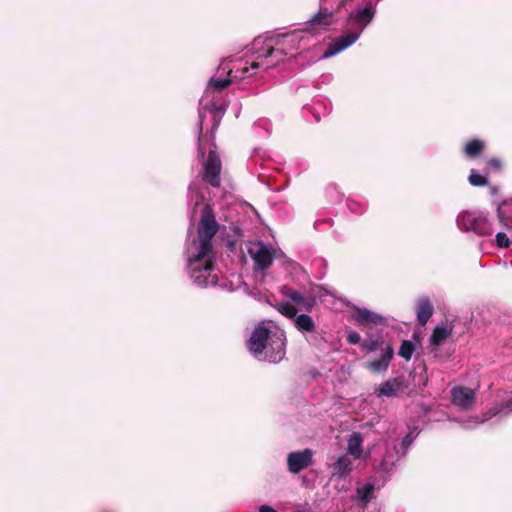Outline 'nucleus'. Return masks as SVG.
Wrapping results in <instances>:
<instances>
[{
  "mask_svg": "<svg viewBox=\"0 0 512 512\" xmlns=\"http://www.w3.org/2000/svg\"><path fill=\"white\" fill-rule=\"evenodd\" d=\"M383 341L377 339H365L361 342V348L367 352H373L381 348Z\"/></svg>",
  "mask_w": 512,
  "mask_h": 512,
  "instance_id": "nucleus-26",
  "label": "nucleus"
},
{
  "mask_svg": "<svg viewBox=\"0 0 512 512\" xmlns=\"http://www.w3.org/2000/svg\"><path fill=\"white\" fill-rule=\"evenodd\" d=\"M374 9L369 4L365 8L358 10L355 14H351L349 17V22H353L358 26V30L360 33L364 30V28L372 21L374 17Z\"/></svg>",
  "mask_w": 512,
  "mask_h": 512,
  "instance_id": "nucleus-12",
  "label": "nucleus"
},
{
  "mask_svg": "<svg viewBox=\"0 0 512 512\" xmlns=\"http://www.w3.org/2000/svg\"><path fill=\"white\" fill-rule=\"evenodd\" d=\"M262 62H263V61H261V62H260V61H254V62H252V63H251V68H252V69H257V68H259V67H260V65L262 64Z\"/></svg>",
  "mask_w": 512,
  "mask_h": 512,
  "instance_id": "nucleus-32",
  "label": "nucleus"
},
{
  "mask_svg": "<svg viewBox=\"0 0 512 512\" xmlns=\"http://www.w3.org/2000/svg\"><path fill=\"white\" fill-rule=\"evenodd\" d=\"M214 253L207 257H198V253L188 261L191 279L199 286L207 287L217 283L216 275H212L214 270Z\"/></svg>",
  "mask_w": 512,
  "mask_h": 512,
  "instance_id": "nucleus-3",
  "label": "nucleus"
},
{
  "mask_svg": "<svg viewBox=\"0 0 512 512\" xmlns=\"http://www.w3.org/2000/svg\"><path fill=\"white\" fill-rule=\"evenodd\" d=\"M402 387L400 378H394L384 382L378 392V396L392 397L395 396Z\"/></svg>",
  "mask_w": 512,
  "mask_h": 512,
  "instance_id": "nucleus-21",
  "label": "nucleus"
},
{
  "mask_svg": "<svg viewBox=\"0 0 512 512\" xmlns=\"http://www.w3.org/2000/svg\"><path fill=\"white\" fill-rule=\"evenodd\" d=\"M414 350V344L410 340H404L401 343L398 355L404 358L406 361H409L413 355Z\"/></svg>",
  "mask_w": 512,
  "mask_h": 512,
  "instance_id": "nucleus-24",
  "label": "nucleus"
},
{
  "mask_svg": "<svg viewBox=\"0 0 512 512\" xmlns=\"http://www.w3.org/2000/svg\"><path fill=\"white\" fill-rule=\"evenodd\" d=\"M457 223L462 230H471L480 236H487L492 233L491 224L482 214L470 211L463 212L458 216Z\"/></svg>",
  "mask_w": 512,
  "mask_h": 512,
  "instance_id": "nucleus-5",
  "label": "nucleus"
},
{
  "mask_svg": "<svg viewBox=\"0 0 512 512\" xmlns=\"http://www.w3.org/2000/svg\"><path fill=\"white\" fill-rule=\"evenodd\" d=\"M505 407L512 408V399L506 402Z\"/></svg>",
  "mask_w": 512,
  "mask_h": 512,
  "instance_id": "nucleus-34",
  "label": "nucleus"
},
{
  "mask_svg": "<svg viewBox=\"0 0 512 512\" xmlns=\"http://www.w3.org/2000/svg\"><path fill=\"white\" fill-rule=\"evenodd\" d=\"M248 350L258 359L271 363L280 362L285 356L284 340L264 325L257 326L247 341Z\"/></svg>",
  "mask_w": 512,
  "mask_h": 512,
  "instance_id": "nucleus-1",
  "label": "nucleus"
},
{
  "mask_svg": "<svg viewBox=\"0 0 512 512\" xmlns=\"http://www.w3.org/2000/svg\"><path fill=\"white\" fill-rule=\"evenodd\" d=\"M354 318L361 325H382L385 323L383 316L367 308H357L354 313Z\"/></svg>",
  "mask_w": 512,
  "mask_h": 512,
  "instance_id": "nucleus-11",
  "label": "nucleus"
},
{
  "mask_svg": "<svg viewBox=\"0 0 512 512\" xmlns=\"http://www.w3.org/2000/svg\"><path fill=\"white\" fill-rule=\"evenodd\" d=\"M347 341L349 344H358L361 341V336L358 332L352 331L347 335Z\"/></svg>",
  "mask_w": 512,
  "mask_h": 512,
  "instance_id": "nucleus-30",
  "label": "nucleus"
},
{
  "mask_svg": "<svg viewBox=\"0 0 512 512\" xmlns=\"http://www.w3.org/2000/svg\"><path fill=\"white\" fill-rule=\"evenodd\" d=\"M484 148L485 144L482 140L472 139L465 144L463 152L467 158L475 159L483 153Z\"/></svg>",
  "mask_w": 512,
  "mask_h": 512,
  "instance_id": "nucleus-20",
  "label": "nucleus"
},
{
  "mask_svg": "<svg viewBox=\"0 0 512 512\" xmlns=\"http://www.w3.org/2000/svg\"><path fill=\"white\" fill-rule=\"evenodd\" d=\"M286 55V52L282 48H275V47H268L266 49H261L258 52V60H267L272 59L271 63L266 67V69H269L270 67H273L280 62L283 61L284 56Z\"/></svg>",
  "mask_w": 512,
  "mask_h": 512,
  "instance_id": "nucleus-13",
  "label": "nucleus"
},
{
  "mask_svg": "<svg viewBox=\"0 0 512 512\" xmlns=\"http://www.w3.org/2000/svg\"><path fill=\"white\" fill-rule=\"evenodd\" d=\"M417 321L421 325H426L434 312V307L429 298L422 297L417 302Z\"/></svg>",
  "mask_w": 512,
  "mask_h": 512,
  "instance_id": "nucleus-14",
  "label": "nucleus"
},
{
  "mask_svg": "<svg viewBox=\"0 0 512 512\" xmlns=\"http://www.w3.org/2000/svg\"><path fill=\"white\" fill-rule=\"evenodd\" d=\"M381 350L382 354L380 357L366 363V368L373 373L386 372L393 359L394 349L391 345L387 344Z\"/></svg>",
  "mask_w": 512,
  "mask_h": 512,
  "instance_id": "nucleus-9",
  "label": "nucleus"
},
{
  "mask_svg": "<svg viewBox=\"0 0 512 512\" xmlns=\"http://www.w3.org/2000/svg\"><path fill=\"white\" fill-rule=\"evenodd\" d=\"M360 34L361 33L359 31L355 30L340 36L338 39L328 45L326 51L322 55V58H330L350 47L358 40Z\"/></svg>",
  "mask_w": 512,
  "mask_h": 512,
  "instance_id": "nucleus-7",
  "label": "nucleus"
},
{
  "mask_svg": "<svg viewBox=\"0 0 512 512\" xmlns=\"http://www.w3.org/2000/svg\"><path fill=\"white\" fill-rule=\"evenodd\" d=\"M333 476L338 478H345L353 470V464L348 454L341 455L337 461L333 464Z\"/></svg>",
  "mask_w": 512,
  "mask_h": 512,
  "instance_id": "nucleus-15",
  "label": "nucleus"
},
{
  "mask_svg": "<svg viewBox=\"0 0 512 512\" xmlns=\"http://www.w3.org/2000/svg\"><path fill=\"white\" fill-rule=\"evenodd\" d=\"M252 258L256 266L261 270L268 269L273 263V255L264 245H261L258 251L252 255Z\"/></svg>",
  "mask_w": 512,
  "mask_h": 512,
  "instance_id": "nucleus-18",
  "label": "nucleus"
},
{
  "mask_svg": "<svg viewBox=\"0 0 512 512\" xmlns=\"http://www.w3.org/2000/svg\"><path fill=\"white\" fill-rule=\"evenodd\" d=\"M286 296L309 312L312 311V309L316 305V297L313 295L305 296L298 291L289 289L288 292L286 293Z\"/></svg>",
  "mask_w": 512,
  "mask_h": 512,
  "instance_id": "nucleus-17",
  "label": "nucleus"
},
{
  "mask_svg": "<svg viewBox=\"0 0 512 512\" xmlns=\"http://www.w3.org/2000/svg\"><path fill=\"white\" fill-rule=\"evenodd\" d=\"M363 437L360 433L354 432L350 435L347 443V452L355 459H359L362 455Z\"/></svg>",
  "mask_w": 512,
  "mask_h": 512,
  "instance_id": "nucleus-19",
  "label": "nucleus"
},
{
  "mask_svg": "<svg viewBox=\"0 0 512 512\" xmlns=\"http://www.w3.org/2000/svg\"><path fill=\"white\" fill-rule=\"evenodd\" d=\"M334 14V11L321 6L318 12L305 22L303 31L316 34L320 30H325L334 23Z\"/></svg>",
  "mask_w": 512,
  "mask_h": 512,
  "instance_id": "nucleus-6",
  "label": "nucleus"
},
{
  "mask_svg": "<svg viewBox=\"0 0 512 512\" xmlns=\"http://www.w3.org/2000/svg\"><path fill=\"white\" fill-rule=\"evenodd\" d=\"M450 331L446 327L437 326L430 337V343L434 346L441 345L449 336Z\"/></svg>",
  "mask_w": 512,
  "mask_h": 512,
  "instance_id": "nucleus-23",
  "label": "nucleus"
},
{
  "mask_svg": "<svg viewBox=\"0 0 512 512\" xmlns=\"http://www.w3.org/2000/svg\"><path fill=\"white\" fill-rule=\"evenodd\" d=\"M278 311L288 317V318H295L296 317V314H297V309L295 308V306L289 302H283V303H280L278 305Z\"/></svg>",
  "mask_w": 512,
  "mask_h": 512,
  "instance_id": "nucleus-25",
  "label": "nucleus"
},
{
  "mask_svg": "<svg viewBox=\"0 0 512 512\" xmlns=\"http://www.w3.org/2000/svg\"><path fill=\"white\" fill-rule=\"evenodd\" d=\"M373 491L374 485L366 484L362 488L357 490V494L363 502L368 503L372 498Z\"/></svg>",
  "mask_w": 512,
  "mask_h": 512,
  "instance_id": "nucleus-27",
  "label": "nucleus"
},
{
  "mask_svg": "<svg viewBox=\"0 0 512 512\" xmlns=\"http://www.w3.org/2000/svg\"><path fill=\"white\" fill-rule=\"evenodd\" d=\"M222 161L215 149H211L202 164L200 175L202 180L214 188L221 185Z\"/></svg>",
  "mask_w": 512,
  "mask_h": 512,
  "instance_id": "nucleus-4",
  "label": "nucleus"
},
{
  "mask_svg": "<svg viewBox=\"0 0 512 512\" xmlns=\"http://www.w3.org/2000/svg\"><path fill=\"white\" fill-rule=\"evenodd\" d=\"M451 395L453 404L462 409L470 408L475 401V392L468 387H454Z\"/></svg>",
  "mask_w": 512,
  "mask_h": 512,
  "instance_id": "nucleus-10",
  "label": "nucleus"
},
{
  "mask_svg": "<svg viewBox=\"0 0 512 512\" xmlns=\"http://www.w3.org/2000/svg\"><path fill=\"white\" fill-rule=\"evenodd\" d=\"M411 443V440L409 439L408 436H406L404 439H403V445H409Z\"/></svg>",
  "mask_w": 512,
  "mask_h": 512,
  "instance_id": "nucleus-33",
  "label": "nucleus"
},
{
  "mask_svg": "<svg viewBox=\"0 0 512 512\" xmlns=\"http://www.w3.org/2000/svg\"><path fill=\"white\" fill-rule=\"evenodd\" d=\"M313 453L310 449L291 452L287 457L288 469L291 473L297 474L312 464Z\"/></svg>",
  "mask_w": 512,
  "mask_h": 512,
  "instance_id": "nucleus-8",
  "label": "nucleus"
},
{
  "mask_svg": "<svg viewBox=\"0 0 512 512\" xmlns=\"http://www.w3.org/2000/svg\"><path fill=\"white\" fill-rule=\"evenodd\" d=\"M486 165L488 169L493 171H500L502 169V161L497 157L490 158Z\"/></svg>",
  "mask_w": 512,
  "mask_h": 512,
  "instance_id": "nucleus-29",
  "label": "nucleus"
},
{
  "mask_svg": "<svg viewBox=\"0 0 512 512\" xmlns=\"http://www.w3.org/2000/svg\"><path fill=\"white\" fill-rule=\"evenodd\" d=\"M248 72V68H243L241 70H236L235 72L230 70L228 72V77L225 79H211L210 85L214 87L216 90L221 91L227 88L230 84L234 82L235 79L245 77V74Z\"/></svg>",
  "mask_w": 512,
  "mask_h": 512,
  "instance_id": "nucleus-16",
  "label": "nucleus"
},
{
  "mask_svg": "<svg viewBox=\"0 0 512 512\" xmlns=\"http://www.w3.org/2000/svg\"><path fill=\"white\" fill-rule=\"evenodd\" d=\"M259 512H277V511L271 506L263 505L259 508Z\"/></svg>",
  "mask_w": 512,
  "mask_h": 512,
  "instance_id": "nucleus-31",
  "label": "nucleus"
},
{
  "mask_svg": "<svg viewBox=\"0 0 512 512\" xmlns=\"http://www.w3.org/2000/svg\"><path fill=\"white\" fill-rule=\"evenodd\" d=\"M295 326L299 331L302 332H313L315 330V324L313 319L307 314H301L296 317Z\"/></svg>",
  "mask_w": 512,
  "mask_h": 512,
  "instance_id": "nucleus-22",
  "label": "nucleus"
},
{
  "mask_svg": "<svg viewBox=\"0 0 512 512\" xmlns=\"http://www.w3.org/2000/svg\"><path fill=\"white\" fill-rule=\"evenodd\" d=\"M468 180L469 183L473 186H485L488 183L485 176L478 174L473 170L471 171Z\"/></svg>",
  "mask_w": 512,
  "mask_h": 512,
  "instance_id": "nucleus-28",
  "label": "nucleus"
},
{
  "mask_svg": "<svg viewBox=\"0 0 512 512\" xmlns=\"http://www.w3.org/2000/svg\"><path fill=\"white\" fill-rule=\"evenodd\" d=\"M219 230V224L212 206L205 203L201 212L200 221L197 227V236L199 239L198 257H207L214 253L212 239Z\"/></svg>",
  "mask_w": 512,
  "mask_h": 512,
  "instance_id": "nucleus-2",
  "label": "nucleus"
}]
</instances>
